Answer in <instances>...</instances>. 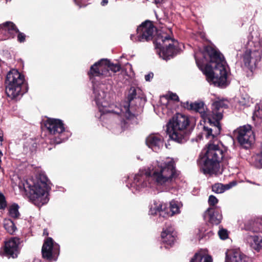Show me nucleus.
<instances>
[{
	"label": "nucleus",
	"instance_id": "37",
	"mask_svg": "<svg viewBox=\"0 0 262 262\" xmlns=\"http://www.w3.org/2000/svg\"><path fill=\"white\" fill-rule=\"evenodd\" d=\"M7 206V202L6 201V199L5 196L1 193V209H5Z\"/></svg>",
	"mask_w": 262,
	"mask_h": 262
},
{
	"label": "nucleus",
	"instance_id": "10",
	"mask_svg": "<svg viewBox=\"0 0 262 262\" xmlns=\"http://www.w3.org/2000/svg\"><path fill=\"white\" fill-rule=\"evenodd\" d=\"M25 80L24 76L17 70L12 69L7 74L5 80V91L11 99L17 100L22 96L21 86Z\"/></svg>",
	"mask_w": 262,
	"mask_h": 262
},
{
	"label": "nucleus",
	"instance_id": "7",
	"mask_svg": "<svg viewBox=\"0 0 262 262\" xmlns=\"http://www.w3.org/2000/svg\"><path fill=\"white\" fill-rule=\"evenodd\" d=\"M223 157L224 151L218 145L208 144L204 157L199 162L200 170L205 174H217Z\"/></svg>",
	"mask_w": 262,
	"mask_h": 262
},
{
	"label": "nucleus",
	"instance_id": "2",
	"mask_svg": "<svg viewBox=\"0 0 262 262\" xmlns=\"http://www.w3.org/2000/svg\"><path fill=\"white\" fill-rule=\"evenodd\" d=\"M206 52L209 56L211 65L203 66L201 61L195 56L198 68L206 76V79L215 86L223 87L227 84V72L223 55L211 47H207Z\"/></svg>",
	"mask_w": 262,
	"mask_h": 262
},
{
	"label": "nucleus",
	"instance_id": "47",
	"mask_svg": "<svg viewBox=\"0 0 262 262\" xmlns=\"http://www.w3.org/2000/svg\"><path fill=\"white\" fill-rule=\"evenodd\" d=\"M1 142L3 141V139H2V137H1Z\"/></svg>",
	"mask_w": 262,
	"mask_h": 262
},
{
	"label": "nucleus",
	"instance_id": "32",
	"mask_svg": "<svg viewBox=\"0 0 262 262\" xmlns=\"http://www.w3.org/2000/svg\"><path fill=\"white\" fill-rule=\"evenodd\" d=\"M253 116L258 118H262V103L257 104L255 106Z\"/></svg>",
	"mask_w": 262,
	"mask_h": 262
},
{
	"label": "nucleus",
	"instance_id": "20",
	"mask_svg": "<svg viewBox=\"0 0 262 262\" xmlns=\"http://www.w3.org/2000/svg\"><path fill=\"white\" fill-rule=\"evenodd\" d=\"M205 216H208L209 222L213 225L219 224L222 219L220 211L214 208H209L205 212Z\"/></svg>",
	"mask_w": 262,
	"mask_h": 262
},
{
	"label": "nucleus",
	"instance_id": "40",
	"mask_svg": "<svg viewBox=\"0 0 262 262\" xmlns=\"http://www.w3.org/2000/svg\"><path fill=\"white\" fill-rule=\"evenodd\" d=\"M108 1L107 0H102L101 2V5L103 6H105L107 4Z\"/></svg>",
	"mask_w": 262,
	"mask_h": 262
},
{
	"label": "nucleus",
	"instance_id": "31",
	"mask_svg": "<svg viewBox=\"0 0 262 262\" xmlns=\"http://www.w3.org/2000/svg\"><path fill=\"white\" fill-rule=\"evenodd\" d=\"M254 165L258 168H262V150L254 157Z\"/></svg>",
	"mask_w": 262,
	"mask_h": 262
},
{
	"label": "nucleus",
	"instance_id": "24",
	"mask_svg": "<svg viewBox=\"0 0 262 262\" xmlns=\"http://www.w3.org/2000/svg\"><path fill=\"white\" fill-rule=\"evenodd\" d=\"M159 213L160 216H162L164 217L168 216V214L166 213L165 210H163V205L160 202H155L154 205L150 207L149 213L152 215L157 214Z\"/></svg>",
	"mask_w": 262,
	"mask_h": 262
},
{
	"label": "nucleus",
	"instance_id": "6",
	"mask_svg": "<svg viewBox=\"0 0 262 262\" xmlns=\"http://www.w3.org/2000/svg\"><path fill=\"white\" fill-rule=\"evenodd\" d=\"M247 49L243 56L246 66L251 71L261 63L262 59V39L257 31H252L248 36Z\"/></svg>",
	"mask_w": 262,
	"mask_h": 262
},
{
	"label": "nucleus",
	"instance_id": "35",
	"mask_svg": "<svg viewBox=\"0 0 262 262\" xmlns=\"http://www.w3.org/2000/svg\"><path fill=\"white\" fill-rule=\"evenodd\" d=\"M75 4L79 7H84L87 5L90 0H74Z\"/></svg>",
	"mask_w": 262,
	"mask_h": 262
},
{
	"label": "nucleus",
	"instance_id": "12",
	"mask_svg": "<svg viewBox=\"0 0 262 262\" xmlns=\"http://www.w3.org/2000/svg\"><path fill=\"white\" fill-rule=\"evenodd\" d=\"M120 70V66L117 64L111 63L107 59H101L96 62L91 67L89 75L91 79L95 76H110L111 74L110 70L114 73H116Z\"/></svg>",
	"mask_w": 262,
	"mask_h": 262
},
{
	"label": "nucleus",
	"instance_id": "21",
	"mask_svg": "<svg viewBox=\"0 0 262 262\" xmlns=\"http://www.w3.org/2000/svg\"><path fill=\"white\" fill-rule=\"evenodd\" d=\"M247 257L240 251L230 250L226 252L225 262H247Z\"/></svg>",
	"mask_w": 262,
	"mask_h": 262
},
{
	"label": "nucleus",
	"instance_id": "5",
	"mask_svg": "<svg viewBox=\"0 0 262 262\" xmlns=\"http://www.w3.org/2000/svg\"><path fill=\"white\" fill-rule=\"evenodd\" d=\"M141 93V90L138 88H130L127 101L117 106V110H115V114L120 115L121 118L120 125L123 129L128 128L130 124L137 123L136 111L139 108L137 103L143 100Z\"/></svg>",
	"mask_w": 262,
	"mask_h": 262
},
{
	"label": "nucleus",
	"instance_id": "14",
	"mask_svg": "<svg viewBox=\"0 0 262 262\" xmlns=\"http://www.w3.org/2000/svg\"><path fill=\"white\" fill-rule=\"evenodd\" d=\"M155 27L151 22L146 20L142 23L137 29V35H131L130 39L134 42H143L152 38Z\"/></svg>",
	"mask_w": 262,
	"mask_h": 262
},
{
	"label": "nucleus",
	"instance_id": "28",
	"mask_svg": "<svg viewBox=\"0 0 262 262\" xmlns=\"http://www.w3.org/2000/svg\"><path fill=\"white\" fill-rule=\"evenodd\" d=\"M253 103L252 98L246 93L241 94L238 100L239 105L244 107H248Z\"/></svg>",
	"mask_w": 262,
	"mask_h": 262
},
{
	"label": "nucleus",
	"instance_id": "9",
	"mask_svg": "<svg viewBox=\"0 0 262 262\" xmlns=\"http://www.w3.org/2000/svg\"><path fill=\"white\" fill-rule=\"evenodd\" d=\"M156 41L157 52L160 57L167 60L176 54L178 42L169 34L165 32L160 33Z\"/></svg>",
	"mask_w": 262,
	"mask_h": 262
},
{
	"label": "nucleus",
	"instance_id": "45",
	"mask_svg": "<svg viewBox=\"0 0 262 262\" xmlns=\"http://www.w3.org/2000/svg\"><path fill=\"white\" fill-rule=\"evenodd\" d=\"M168 31L170 32V33H171V31L170 30H169Z\"/></svg>",
	"mask_w": 262,
	"mask_h": 262
},
{
	"label": "nucleus",
	"instance_id": "42",
	"mask_svg": "<svg viewBox=\"0 0 262 262\" xmlns=\"http://www.w3.org/2000/svg\"><path fill=\"white\" fill-rule=\"evenodd\" d=\"M154 1L156 4H159L160 3L162 0H154Z\"/></svg>",
	"mask_w": 262,
	"mask_h": 262
},
{
	"label": "nucleus",
	"instance_id": "44",
	"mask_svg": "<svg viewBox=\"0 0 262 262\" xmlns=\"http://www.w3.org/2000/svg\"><path fill=\"white\" fill-rule=\"evenodd\" d=\"M249 182H250V183H252V184H255V183H253V182H250V181H249Z\"/></svg>",
	"mask_w": 262,
	"mask_h": 262
},
{
	"label": "nucleus",
	"instance_id": "11",
	"mask_svg": "<svg viewBox=\"0 0 262 262\" xmlns=\"http://www.w3.org/2000/svg\"><path fill=\"white\" fill-rule=\"evenodd\" d=\"M94 94L95 101L98 106L99 111L101 113V119L104 118L105 114H115V110H117V105L114 104L109 105L107 99L108 88L103 83L98 85H94Z\"/></svg>",
	"mask_w": 262,
	"mask_h": 262
},
{
	"label": "nucleus",
	"instance_id": "46",
	"mask_svg": "<svg viewBox=\"0 0 262 262\" xmlns=\"http://www.w3.org/2000/svg\"><path fill=\"white\" fill-rule=\"evenodd\" d=\"M6 2H8V1H11V0H6Z\"/></svg>",
	"mask_w": 262,
	"mask_h": 262
},
{
	"label": "nucleus",
	"instance_id": "23",
	"mask_svg": "<svg viewBox=\"0 0 262 262\" xmlns=\"http://www.w3.org/2000/svg\"><path fill=\"white\" fill-rule=\"evenodd\" d=\"M245 239L251 247L258 251L262 249V237L256 235H247Z\"/></svg>",
	"mask_w": 262,
	"mask_h": 262
},
{
	"label": "nucleus",
	"instance_id": "3",
	"mask_svg": "<svg viewBox=\"0 0 262 262\" xmlns=\"http://www.w3.org/2000/svg\"><path fill=\"white\" fill-rule=\"evenodd\" d=\"M212 111H205L204 103L203 102H195L189 105V109L199 113L205 122L207 121L212 126L211 128L204 126L203 134L208 139L214 138L220 134L221 126L220 121L222 119L223 108L228 107L227 102L224 100L216 101L212 103Z\"/></svg>",
	"mask_w": 262,
	"mask_h": 262
},
{
	"label": "nucleus",
	"instance_id": "48",
	"mask_svg": "<svg viewBox=\"0 0 262 262\" xmlns=\"http://www.w3.org/2000/svg\"><path fill=\"white\" fill-rule=\"evenodd\" d=\"M261 224H262V221H261V222L260 223Z\"/></svg>",
	"mask_w": 262,
	"mask_h": 262
},
{
	"label": "nucleus",
	"instance_id": "29",
	"mask_svg": "<svg viewBox=\"0 0 262 262\" xmlns=\"http://www.w3.org/2000/svg\"><path fill=\"white\" fill-rule=\"evenodd\" d=\"M3 224L5 230L10 234H13L17 230L15 224L11 219H5Z\"/></svg>",
	"mask_w": 262,
	"mask_h": 262
},
{
	"label": "nucleus",
	"instance_id": "33",
	"mask_svg": "<svg viewBox=\"0 0 262 262\" xmlns=\"http://www.w3.org/2000/svg\"><path fill=\"white\" fill-rule=\"evenodd\" d=\"M218 235L221 239L225 240L228 238V232L224 228L220 229L218 231Z\"/></svg>",
	"mask_w": 262,
	"mask_h": 262
},
{
	"label": "nucleus",
	"instance_id": "17",
	"mask_svg": "<svg viewBox=\"0 0 262 262\" xmlns=\"http://www.w3.org/2000/svg\"><path fill=\"white\" fill-rule=\"evenodd\" d=\"M41 252L43 258L51 260L54 256L59 254V246L51 237H48L43 244Z\"/></svg>",
	"mask_w": 262,
	"mask_h": 262
},
{
	"label": "nucleus",
	"instance_id": "27",
	"mask_svg": "<svg viewBox=\"0 0 262 262\" xmlns=\"http://www.w3.org/2000/svg\"><path fill=\"white\" fill-rule=\"evenodd\" d=\"M182 204L181 202L176 200H172L170 202V216L180 213V208L182 207Z\"/></svg>",
	"mask_w": 262,
	"mask_h": 262
},
{
	"label": "nucleus",
	"instance_id": "34",
	"mask_svg": "<svg viewBox=\"0 0 262 262\" xmlns=\"http://www.w3.org/2000/svg\"><path fill=\"white\" fill-rule=\"evenodd\" d=\"M218 203V200L214 195H211L209 197L208 203L211 207L210 208H214L215 210L217 209V207L214 206Z\"/></svg>",
	"mask_w": 262,
	"mask_h": 262
},
{
	"label": "nucleus",
	"instance_id": "22",
	"mask_svg": "<svg viewBox=\"0 0 262 262\" xmlns=\"http://www.w3.org/2000/svg\"><path fill=\"white\" fill-rule=\"evenodd\" d=\"M3 32H7L8 37L14 38L16 33L18 32V29L12 21H6L1 24V33Z\"/></svg>",
	"mask_w": 262,
	"mask_h": 262
},
{
	"label": "nucleus",
	"instance_id": "4",
	"mask_svg": "<svg viewBox=\"0 0 262 262\" xmlns=\"http://www.w3.org/2000/svg\"><path fill=\"white\" fill-rule=\"evenodd\" d=\"M18 187L20 192L30 193V201L35 205L40 207L48 203V192L50 189L49 186V180L44 174H40L36 180L29 179L19 180Z\"/></svg>",
	"mask_w": 262,
	"mask_h": 262
},
{
	"label": "nucleus",
	"instance_id": "13",
	"mask_svg": "<svg viewBox=\"0 0 262 262\" xmlns=\"http://www.w3.org/2000/svg\"><path fill=\"white\" fill-rule=\"evenodd\" d=\"M45 125L51 134L57 135L58 140H56L57 144L64 141L70 136V133L65 130L63 123L59 119H48Z\"/></svg>",
	"mask_w": 262,
	"mask_h": 262
},
{
	"label": "nucleus",
	"instance_id": "36",
	"mask_svg": "<svg viewBox=\"0 0 262 262\" xmlns=\"http://www.w3.org/2000/svg\"><path fill=\"white\" fill-rule=\"evenodd\" d=\"M16 34H17V37L18 41L19 42H24L26 40V35L19 31Z\"/></svg>",
	"mask_w": 262,
	"mask_h": 262
},
{
	"label": "nucleus",
	"instance_id": "41",
	"mask_svg": "<svg viewBox=\"0 0 262 262\" xmlns=\"http://www.w3.org/2000/svg\"><path fill=\"white\" fill-rule=\"evenodd\" d=\"M253 232H261L262 231V227L261 228H259L257 230H253Z\"/></svg>",
	"mask_w": 262,
	"mask_h": 262
},
{
	"label": "nucleus",
	"instance_id": "1",
	"mask_svg": "<svg viewBox=\"0 0 262 262\" xmlns=\"http://www.w3.org/2000/svg\"><path fill=\"white\" fill-rule=\"evenodd\" d=\"M179 174L173 159H159L135 174L129 188L134 193L146 187H158L167 190Z\"/></svg>",
	"mask_w": 262,
	"mask_h": 262
},
{
	"label": "nucleus",
	"instance_id": "16",
	"mask_svg": "<svg viewBox=\"0 0 262 262\" xmlns=\"http://www.w3.org/2000/svg\"><path fill=\"white\" fill-rule=\"evenodd\" d=\"M19 238L11 237L5 242L4 255L8 258H16L20 252Z\"/></svg>",
	"mask_w": 262,
	"mask_h": 262
},
{
	"label": "nucleus",
	"instance_id": "43",
	"mask_svg": "<svg viewBox=\"0 0 262 262\" xmlns=\"http://www.w3.org/2000/svg\"><path fill=\"white\" fill-rule=\"evenodd\" d=\"M208 234H210V235H212L213 234V233L212 231H210L208 233Z\"/></svg>",
	"mask_w": 262,
	"mask_h": 262
},
{
	"label": "nucleus",
	"instance_id": "38",
	"mask_svg": "<svg viewBox=\"0 0 262 262\" xmlns=\"http://www.w3.org/2000/svg\"><path fill=\"white\" fill-rule=\"evenodd\" d=\"M168 97V98L170 100L178 101H179V97L176 94L171 93L169 94Z\"/></svg>",
	"mask_w": 262,
	"mask_h": 262
},
{
	"label": "nucleus",
	"instance_id": "19",
	"mask_svg": "<svg viewBox=\"0 0 262 262\" xmlns=\"http://www.w3.org/2000/svg\"><path fill=\"white\" fill-rule=\"evenodd\" d=\"M176 233L174 231L173 228L171 226H168L166 228H164L161 233V238L162 242L167 245L166 248L168 246H171L175 240Z\"/></svg>",
	"mask_w": 262,
	"mask_h": 262
},
{
	"label": "nucleus",
	"instance_id": "39",
	"mask_svg": "<svg viewBox=\"0 0 262 262\" xmlns=\"http://www.w3.org/2000/svg\"><path fill=\"white\" fill-rule=\"evenodd\" d=\"M154 74L152 73H150L145 75V79L146 81H149L153 78Z\"/></svg>",
	"mask_w": 262,
	"mask_h": 262
},
{
	"label": "nucleus",
	"instance_id": "8",
	"mask_svg": "<svg viewBox=\"0 0 262 262\" xmlns=\"http://www.w3.org/2000/svg\"><path fill=\"white\" fill-rule=\"evenodd\" d=\"M189 123L187 116L180 113L176 114L167 125V132L170 138L178 143L185 142L187 140V128Z\"/></svg>",
	"mask_w": 262,
	"mask_h": 262
},
{
	"label": "nucleus",
	"instance_id": "30",
	"mask_svg": "<svg viewBox=\"0 0 262 262\" xmlns=\"http://www.w3.org/2000/svg\"><path fill=\"white\" fill-rule=\"evenodd\" d=\"M19 206L16 203H13L8 207V215L14 219H18L20 216L18 211Z\"/></svg>",
	"mask_w": 262,
	"mask_h": 262
},
{
	"label": "nucleus",
	"instance_id": "18",
	"mask_svg": "<svg viewBox=\"0 0 262 262\" xmlns=\"http://www.w3.org/2000/svg\"><path fill=\"white\" fill-rule=\"evenodd\" d=\"M146 145L155 152H158L163 146V139L159 134H151L146 139Z\"/></svg>",
	"mask_w": 262,
	"mask_h": 262
},
{
	"label": "nucleus",
	"instance_id": "25",
	"mask_svg": "<svg viewBox=\"0 0 262 262\" xmlns=\"http://www.w3.org/2000/svg\"><path fill=\"white\" fill-rule=\"evenodd\" d=\"M235 183L232 182L227 184L223 185L221 183H216L212 186V190L216 193H222L225 191L230 189Z\"/></svg>",
	"mask_w": 262,
	"mask_h": 262
},
{
	"label": "nucleus",
	"instance_id": "26",
	"mask_svg": "<svg viewBox=\"0 0 262 262\" xmlns=\"http://www.w3.org/2000/svg\"><path fill=\"white\" fill-rule=\"evenodd\" d=\"M190 262H212V259L210 256L199 252L195 254Z\"/></svg>",
	"mask_w": 262,
	"mask_h": 262
},
{
	"label": "nucleus",
	"instance_id": "15",
	"mask_svg": "<svg viewBox=\"0 0 262 262\" xmlns=\"http://www.w3.org/2000/svg\"><path fill=\"white\" fill-rule=\"evenodd\" d=\"M237 140L241 145L245 148H248L254 140L253 132L250 125L241 127L238 129Z\"/></svg>",
	"mask_w": 262,
	"mask_h": 262
}]
</instances>
